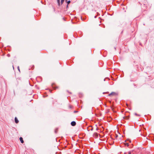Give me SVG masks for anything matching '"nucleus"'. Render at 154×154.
<instances>
[{
    "mask_svg": "<svg viewBox=\"0 0 154 154\" xmlns=\"http://www.w3.org/2000/svg\"><path fill=\"white\" fill-rule=\"evenodd\" d=\"M117 95V93L115 92H112L108 95L109 96H111V95L116 96Z\"/></svg>",
    "mask_w": 154,
    "mask_h": 154,
    "instance_id": "nucleus-1",
    "label": "nucleus"
},
{
    "mask_svg": "<svg viewBox=\"0 0 154 154\" xmlns=\"http://www.w3.org/2000/svg\"><path fill=\"white\" fill-rule=\"evenodd\" d=\"M71 124L72 126H75V125L76 124V123L75 122L72 121L71 122Z\"/></svg>",
    "mask_w": 154,
    "mask_h": 154,
    "instance_id": "nucleus-2",
    "label": "nucleus"
},
{
    "mask_svg": "<svg viewBox=\"0 0 154 154\" xmlns=\"http://www.w3.org/2000/svg\"><path fill=\"white\" fill-rule=\"evenodd\" d=\"M20 140L22 143H24V141L23 140V138H22V137H20Z\"/></svg>",
    "mask_w": 154,
    "mask_h": 154,
    "instance_id": "nucleus-3",
    "label": "nucleus"
},
{
    "mask_svg": "<svg viewBox=\"0 0 154 154\" xmlns=\"http://www.w3.org/2000/svg\"><path fill=\"white\" fill-rule=\"evenodd\" d=\"M14 120H15V122L16 123H17L19 122V121L18 120V119H17V117H15V119H14Z\"/></svg>",
    "mask_w": 154,
    "mask_h": 154,
    "instance_id": "nucleus-4",
    "label": "nucleus"
},
{
    "mask_svg": "<svg viewBox=\"0 0 154 154\" xmlns=\"http://www.w3.org/2000/svg\"><path fill=\"white\" fill-rule=\"evenodd\" d=\"M65 1L67 3V5H69L71 2L70 0L67 1V0H65Z\"/></svg>",
    "mask_w": 154,
    "mask_h": 154,
    "instance_id": "nucleus-5",
    "label": "nucleus"
},
{
    "mask_svg": "<svg viewBox=\"0 0 154 154\" xmlns=\"http://www.w3.org/2000/svg\"><path fill=\"white\" fill-rule=\"evenodd\" d=\"M58 5L59 6L60 5V0H57Z\"/></svg>",
    "mask_w": 154,
    "mask_h": 154,
    "instance_id": "nucleus-6",
    "label": "nucleus"
},
{
    "mask_svg": "<svg viewBox=\"0 0 154 154\" xmlns=\"http://www.w3.org/2000/svg\"><path fill=\"white\" fill-rule=\"evenodd\" d=\"M64 1V0H61L60 4L61 3V4L62 5L63 4V3Z\"/></svg>",
    "mask_w": 154,
    "mask_h": 154,
    "instance_id": "nucleus-7",
    "label": "nucleus"
},
{
    "mask_svg": "<svg viewBox=\"0 0 154 154\" xmlns=\"http://www.w3.org/2000/svg\"><path fill=\"white\" fill-rule=\"evenodd\" d=\"M136 116H140V115H139V114H137V113H135L134 114Z\"/></svg>",
    "mask_w": 154,
    "mask_h": 154,
    "instance_id": "nucleus-8",
    "label": "nucleus"
},
{
    "mask_svg": "<svg viewBox=\"0 0 154 154\" xmlns=\"http://www.w3.org/2000/svg\"><path fill=\"white\" fill-rule=\"evenodd\" d=\"M125 145L128 146H129V144L128 143H126L125 144Z\"/></svg>",
    "mask_w": 154,
    "mask_h": 154,
    "instance_id": "nucleus-9",
    "label": "nucleus"
},
{
    "mask_svg": "<svg viewBox=\"0 0 154 154\" xmlns=\"http://www.w3.org/2000/svg\"><path fill=\"white\" fill-rule=\"evenodd\" d=\"M57 129L55 130V132L56 133H57Z\"/></svg>",
    "mask_w": 154,
    "mask_h": 154,
    "instance_id": "nucleus-10",
    "label": "nucleus"
},
{
    "mask_svg": "<svg viewBox=\"0 0 154 154\" xmlns=\"http://www.w3.org/2000/svg\"><path fill=\"white\" fill-rule=\"evenodd\" d=\"M17 68V69H18V70H19V72H20V70L19 66H18Z\"/></svg>",
    "mask_w": 154,
    "mask_h": 154,
    "instance_id": "nucleus-11",
    "label": "nucleus"
},
{
    "mask_svg": "<svg viewBox=\"0 0 154 154\" xmlns=\"http://www.w3.org/2000/svg\"><path fill=\"white\" fill-rule=\"evenodd\" d=\"M94 134H95V135H96V136H98V134H97V133H95Z\"/></svg>",
    "mask_w": 154,
    "mask_h": 154,
    "instance_id": "nucleus-12",
    "label": "nucleus"
},
{
    "mask_svg": "<svg viewBox=\"0 0 154 154\" xmlns=\"http://www.w3.org/2000/svg\"><path fill=\"white\" fill-rule=\"evenodd\" d=\"M124 119H127V117H124Z\"/></svg>",
    "mask_w": 154,
    "mask_h": 154,
    "instance_id": "nucleus-13",
    "label": "nucleus"
},
{
    "mask_svg": "<svg viewBox=\"0 0 154 154\" xmlns=\"http://www.w3.org/2000/svg\"><path fill=\"white\" fill-rule=\"evenodd\" d=\"M7 56L8 57H9L10 56V54H8L7 55Z\"/></svg>",
    "mask_w": 154,
    "mask_h": 154,
    "instance_id": "nucleus-14",
    "label": "nucleus"
},
{
    "mask_svg": "<svg viewBox=\"0 0 154 154\" xmlns=\"http://www.w3.org/2000/svg\"><path fill=\"white\" fill-rule=\"evenodd\" d=\"M68 5H66V8L67 9L68 8Z\"/></svg>",
    "mask_w": 154,
    "mask_h": 154,
    "instance_id": "nucleus-15",
    "label": "nucleus"
},
{
    "mask_svg": "<svg viewBox=\"0 0 154 154\" xmlns=\"http://www.w3.org/2000/svg\"><path fill=\"white\" fill-rule=\"evenodd\" d=\"M131 154V152H128V154Z\"/></svg>",
    "mask_w": 154,
    "mask_h": 154,
    "instance_id": "nucleus-16",
    "label": "nucleus"
},
{
    "mask_svg": "<svg viewBox=\"0 0 154 154\" xmlns=\"http://www.w3.org/2000/svg\"><path fill=\"white\" fill-rule=\"evenodd\" d=\"M114 49H115V50H116V47H114Z\"/></svg>",
    "mask_w": 154,
    "mask_h": 154,
    "instance_id": "nucleus-17",
    "label": "nucleus"
},
{
    "mask_svg": "<svg viewBox=\"0 0 154 154\" xmlns=\"http://www.w3.org/2000/svg\"><path fill=\"white\" fill-rule=\"evenodd\" d=\"M58 88L57 87L56 88H54V89H56V88Z\"/></svg>",
    "mask_w": 154,
    "mask_h": 154,
    "instance_id": "nucleus-18",
    "label": "nucleus"
},
{
    "mask_svg": "<svg viewBox=\"0 0 154 154\" xmlns=\"http://www.w3.org/2000/svg\"><path fill=\"white\" fill-rule=\"evenodd\" d=\"M91 131H92L93 130V128H92L91 130Z\"/></svg>",
    "mask_w": 154,
    "mask_h": 154,
    "instance_id": "nucleus-19",
    "label": "nucleus"
},
{
    "mask_svg": "<svg viewBox=\"0 0 154 154\" xmlns=\"http://www.w3.org/2000/svg\"><path fill=\"white\" fill-rule=\"evenodd\" d=\"M77 112V111H74V112Z\"/></svg>",
    "mask_w": 154,
    "mask_h": 154,
    "instance_id": "nucleus-20",
    "label": "nucleus"
},
{
    "mask_svg": "<svg viewBox=\"0 0 154 154\" xmlns=\"http://www.w3.org/2000/svg\"><path fill=\"white\" fill-rule=\"evenodd\" d=\"M13 69H14V67L13 65Z\"/></svg>",
    "mask_w": 154,
    "mask_h": 154,
    "instance_id": "nucleus-21",
    "label": "nucleus"
},
{
    "mask_svg": "<svg viewBox=\"0 0 154 154\" xmlns=\"http://www.w3.org/2000/svg\"><path fill=\"white\" fill-rule=\"evenodd\" d=\"M104 81H105V79H104Z\"/></svg>",
    "mask_w": 154,
    "mask_h": 154,
    "instance_id": "nucleus-22",
    "label": "nucleus"
}]
</instances>
